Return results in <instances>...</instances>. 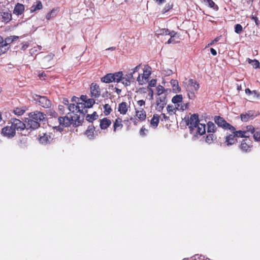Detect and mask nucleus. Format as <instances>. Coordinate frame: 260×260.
Wrapping results in <instances>:
<instances>
[{
    "label": "nucleus",
    "mask_w": 260,
    "mask_h": 260,
    "mask_svg": "<svg viewBox=\"0 0 260 260\" xmlns=\"http://www.w3.org/2000/svg\"><path fill=\"white\" fill-rule=\"evenodd\" d=\"M187 124L191 134H199L201 136L205 133V124L199 123L198 115L197 114L191 115Z\"/></svg>",
    "instance_id": "nucleus-1"
},
{
    "label": "nucleus",
    "mask_w": 260,
    "mask_h": 260,
    "mask_svg": "<svg viewBox=\"0 0 260 260\" xmlns=\"http://www.w3.org/2000/svg\"><path fill=\"white\" fill-rule=\"evenodd\" d=\"M184 84L188 98L190 100H193L196 98V94L199 89V84L193 79L188 80Z\"/></svg>",
    "instance_id": "nucleus-2"
},
{
    "label": "nucleus",
    "mask_w": 260,
    "mask_h": 260,
    "mask_svg": "<svg viewBox=\"0 0 260 260\" xmlns=\"http://www.w3.org/2000/svg\"><path fill=\"white\" fill-rule=\"evenodd\" d=\"M87 109L85 103L83 102L78 103L77 105L71 103L68 107V110L72 113H75L76 115L78 113L84 115L87 112Z\"/></svg>",
    "instance_id": "nucleus-3"
},
{
    "label": "nucleus",
    "mask_w": 260,
    "mask_h": 260,
    "mask_svg": "<svg viewBox=\"0 0 260 260\" xmlns=\"http://www.w3.org/2000/svg\"><path fill=\"white\" fill-rule=\"evenodd\" d=\"M73 121V116H66L64 117H60L57 119V121L59 125L58 126H53V127L58 131L61 132L64 127L70 126Z\"/></svg>",
    "instance_id": "nucleus-4"
},
{
    "label": "nucleus",
    "mask_w": 260,
    "mask_h": 260,
    "mask_svg": "<svg viewBox=\"0 0 260 260\" xmlns=\"http://www.w3.org/2000/svg\"><path fill=\"white\" fill-rule=\"evenodd\" d=\"M151 74V69L149 66H145L143 69V74H139L137 81L140 85H144L146 84Z\"/></svg>",
    "instance_id": "nucleus-5"
},
{
    "label": "nucleus",
    "mask_w": 260,
    "mask_h": 260,
    "mask_svg": "<svg viewBox=\"0 0 260 260\" xmlns=\"http://www.w3.org/2000/svg\"><path fill=\"white\" fill-rule=\"evenodd\" d=\"M34 100L43 108H48L51 106L50 101L46 96L36 95L34 96Z\"/></svg>",
    "instance_id": "nucleus-6"
},
{
    "label": "nucleus",
    "mask_w": 260,
    "mask_h": 260,
    "mask_svg": "<svg viewBox=\"0 0 260 260\" xmlns=\"http://www.w3.org/2000/svg\"><path fill=\"white\" fill-rule=\"evenodd\" d=\"M183 97L181 94H177L174 96L172 99V102L175 104L176 108L178 110H184L187 108V105H181Z\"/></svg>",
    "instance_id": "nucleus-7"
},
{
    "label": "nucleus",
    "mask_w": 260,
    "mask_h": 260,
    "mask_svg": "<svg viewBox=\"0 0 260 260\" xmlns=\"http://www.w3.org/2000/svg\"><path fill=\"white\" fill-rule=\"evenodd\" d=\"M215 122L220 127L224 128L229 129L231 131H235V127L227 123L224 119L219 116H216L214 118Z\"/></svg>",
    "instance_id": "nucleus-8"
},
{
    "label": "nucleus",
    "mask_w": 260,
    "mask_h": 260,
    "mask_svg": "<svg viewBox=\"0 0 260 260\" xmlns=\"http://www.w3.org/2000/svg\"><path fill=\"white\" fill-rule=\"evenodd\" d=\"M167 104V101L166 95H161L158 96L156 100V110L160 112L164 109V107Z\"/></svg>",
    "instance_id": "nucleus-9"
},
{
    "label": "nucleus",
    "mask_w": 260,
    "mask_h": 260,
    "mask_svg": "<svg viewBox=\"0 0 260 260\" xmlns=\"http://www.w3.org/2000/svg\"><path fill=\"white\" fill-rule=\"evenodd\" d=\"M11 123V125L15 131H21L26 127V125L22 121L18 119H12Z\"/></svg>",
    "instance_id": "nucleus-10"
},
{
    "label": "nucleus",
    "mask_w": 260,
    "mask_h": 260,
    "mask_svg": "<svg viewBox=\"0 0 260 260\" xmlns=\"http://www.w3.org/2000/svg\"><path fill=\"white\" fill-rule=\"evenodd\" d=\"M2 134L4 136L10 138L15 136V131L12 125L7 126L2 129Z\"/></svg>",
    "instance_id": "nucleus-11"
},
{
    "label": "nucleus",
    "mask_w": 260,
    "mask_h": 260,
    "mask_svg": "<svg viewBox=\"0 0 260 260\" xmlns=\"http://www.w3.org/2000/svg\"><path fill=\"white\" fill-rule=\"evenodd\" d=\"M29 116L30 118L39 122V123L45 118V115L43 113L38 111L30 113Z\"/></svg>",
    "instance_id": "nucleus-12"
},
{
    "label": "nucleus",
    "mask_w": 260,
    "mask_h": 260,
    "mask_svg": "<svg viewBox=\"0 0 260 260\" xmlns=\"http://www.w3.org/2000/svg\"><path fill=\"white\" fill-rule=\"evenodd\" d=\"M91 95L93 98H99L101 95V91L99 86L96 84L92 83L90 86Z\"/></svg>",
    "instance_id": "nucleus-13"
},
{
    "label": "nucleus",
    "mask_w": 260,
    "mask_h": 260,
    "mask_svg": "<svg viewBox=\"0 0 260 260\" xmlns=\"http://www.w3.org/2000/svg\"><path fill=\"white\" fill-rule=\"evenodd\" d=\"M135 78L132 74L129 73L126 74L124 76H122V79L121 80V83L125 86H127L131 85V81H134Z\"/></svg>",
    "instance_id": "nucleus-14"
},
{
    "label": "nucleus",
    "mask_w": 260,
    "mask_h": 260,
    "mask_svg": "<svg viewBox=\"0 0 260 260\" xmlns=\"http://www.w3.org/2000/svg\"><path fill=\"white\" fill-rule=\"evenodd\" d=\"M240 117L242 121L246 122L250 119H252L254 117V115L253 112L249 111L245 113H242Z\"/></svg>",
    "instance_id": "nucleus-15"
},
{
    "label": "nucleus",
    "mask_w": 260,
    "mask_h": 260,
    "mask_svg": "<svg viewBox=\"0 0 260 260\" xmlns=\"http://www.w3.org/2000/svg\"><path fill=\"white\" fill-rule=\"evenodd\" d=\"M40 126V123L30 118L27 122L26 127L27 128L36 129Z\"/></svg>",
    "instance_id": "nucleus-16"
},
{
    "label": "nucleus",
    "mask_w": 260,
    "mask_h": 260,
    "mask_svg": "<svg viewBox=\"0 0 260 260\" xmlns=\"http://www.w3.org/2000/svg\"><path fill=\"white\" fill-rule=\"evenodd\" d=\"M52 138L49 134H44L39 138L40 142L43 144H46L51 142Z\"/></svg>",
    "instance_id": "nucleus-17"
},
{
    "label": "nucleus",
    "mask_w": 260,
    "mask_h": 260,
    "mask_svg": "<svg viewBox=\"0 0 260 260\" xmlns=\"http://www.w3.org/2000/svg\"><path fill=\"white\" fill-rule=\"evenodd\" d=\"M127 104L126 102H122L118 105V111L121 114L125 115L128 110Z\"/></svg>",
    "instance_id": "nucleus-18"
},
{
    "label": "nucleus",
    "mask_w": 260,
    "mask_h": 260,
    "mask_svg": "<svg viewBox=\"0 0 260 260\" xmlns=\"http://www.w3.org/2000/svg\"><path fill=\"white\" fill-rule=\"evenodd\" d=\"M236 141V136L235 134L233 133L226 137L225 143L228 146H230L235 143Z\"/></svg>",
    "instance_id": "nucleus-19"
},
{
    "label": "nucleus",
    "mask_w": 260,
    "mask_h": 260,
    "mask_svg": "<svg viewBox=\"0 0 260 260\" xmlns=\"http://www.w3.org/2000/svg\"><path fill=\"white\" fill-rule=\"evenodd\" d=\"M24 11V6L23 5L18 3L15 7L13 13L19 15H21Z\"/></svg>",
    "instance_id": "nucleus-20"
},
{
    "label": "nucleus",
    "mask_w": 260,
    "mask_h": 260,
    "mask_svg": "<svg viewBox=\"0 0 260 260\" xmlns=\"http://www.w3.org/2000/svg\"><path fill=\"white\" fill-rule=\"evenodd\" d=\"M159 120V116L155 114L150 120V126L153 128H155L158 126Z\"/></svg>",
    "instance_id": "nucleus-21"
},
{
    "label": "nucleus",
    "mask_w": 260,
    "mask_h": 260,
    "mask_svg": "<svg viewBox=\"0 0 260 260\" xmlns=\"http://www.w3.org/2000/svg\"><path fill=\"white\" fill-rule=\"evenodd\" d=\"M122 120L121 118L118 117L117 118L113 124V131L116 132L117 130L121 129L123 127V124L122 123Z\"/></svg>",
    "instance_id": "nucleus-22"
},
{
    "label": "nucleus",
    "mask_w": 260,
    "mask_h": 260,
    "mask_svg": "<svg viewBox=\"0 0 260 260\" xmlns=\"http://www.w3.org/2000/svg\"><path fill=\"white\" fill-rule=\"evenodd\" d=\"M111 124L110 120L107 118H104L100 120V127L102 129L107 128Z\"/></svg>",
    "instance_id": "nucleus-23"
},
{
    "label": "nucleus",
    "mask_w": 260,
    "mask_h": 260,
    "mask_svg": "<svg viewBox=\"0 0 260 260\" xmlns=\"http://www.w3.org/2000/svg\"><path fill=\"white\" fill-rule=\"evenodd\" d=\"M112 75L113 82L119 83L121 81L122 76L123 75L122 72L119 71L114 74H112Z\"/></svg>",
    "instance_id": "nucleus-24"
},
{
    "label": "nucleus",
    "mask_w": 260,
    "mask_h": 260,
    "mask_svg": "<svg viewBox=\"0 0 260 260\" xmlns=\"http://www.w3.org/2000/svg\"><path fill=\"white\" fill-rule=\"evenodd\" d=\"M136 116L140 120L145 119L146 115L143 108H140V110H136Z\"/></svg>",
    "instance_id": "nucleus-25"
},
{
    "label": "nucleus",
    "mask_w": 260,
    "mask_h": 260,
    "mask_svg": "<svg viewBox=\"0 0 260 260\" xmlns=\"http://www.w3.org/2000/svg\"><path fill=\"white\" fill-rule=\"evenodd\" d=\"M18 39V37L16 36H10L6 38L5 40H4V45L5 44L7 46V50L9 48L10 44L12 43L13 41L17 40Z\"/></svg>",
    "instance_id": "nucleus-26"
},
{
    "label": "nucleus",
    "mask_w": 260,
    "mask_h": 260,
    "mask_svg": "<svg viewBox=\"0 0 260 260\" xmlns=\"http://www.w3.org/2000/svg\"><path fill=\"white\" fill-rule=\"evenodd\" d=\"M170 83L172 86V90L174 92L177 93L180 91L181 88L179 86L178 82L176 80H171Z\"/></svg>",
    "instance_id": "nucleus-27"
},
{
    "label": "nucleus",
    "mask_w": 260,
    "mask_h": 260,
    "mask_svg": "<svg viewBox=\"0 0 260 260\" xmlns=\"http://www.w3.org/2000/svg\"><path fill=\"white\" fill-rule=\"evenodd\" d=\"M201 1L215 10L217 11L218 9V6L212 0H201Z\"/></svg>",
    "instance_id": "nucleus-28"
},
{
    "label": "nucleus",
    "mask_w": 260,
    "mask_h": 260,
    "mask_svg": "<svg viewBox=\"0 0 260 260\" xmlns=\"http://www.w3.org/2000/svg\"><path fill=\"white\" fill-rule=\"evenodd\" d=\"M94 128L93 126H89L85 132V135L89 139H93L94 138Z\"/></svg>",
    "instance_id": "nucleus-29"
},
{
    "label": "nucleus",
    "mask_w": 260,
    "mask_h": 260,
    "mask_svg": "<svg viewBox=\"0 0 260 260\" xmlns=\"http://www.w3.org/2000/svg\"><path fill=\"white\" fill-rule=\"evenodd\" d=\"M101 81L106 83L113 82V77L111 73L107 74L101 79Z\"/></svg>",
    "instance_id": "nucleus-30"
},
{
    "label": "nucleus",
    "mask_w": 260,
    "mask_h": 260,
    "mask_svg": "<svg viewBox=\"0 0 260 260\" xmlns=\"http://www.w3.org/2000/svg\"><path fill=\"white\" fill-rule=\"evenodd\" d=\"M42 8V3L40 1H37L36 4H34L30 8V12L33 13L37 10H39Z\"/></svg>",
    "instance_id": "nucleus-31"
},
{
    "label": "nucleus",
    "mask_w": 260,
    "mask_h": 260,
    "mask_svg": "<svg viewBox=\"0 0 260 260\" xmlns=\"http://www.w3.org/2000/svg\"><path fill=\"white\" fill-rule=\"evenodd\" d=\"M233 134H235L236 137H239V138H247L246 135V132L244 131L243 129L242 130L236 131V129H235V131H231Z\"/></svg>",
    "instance_id": "nucleus-32"
},
{
    "label": "nucleus",
    "mask_w": 260,
    "mask_h": 260,
    "mask_svg": "<svg viewBox=\"0 0 260 260\" xmlns=\"http://www.w3.org/2000/svg\"><path fill=\"white\" fill-rule=\"evenodd\" d=\"M2 20L8 22L11 19L12 15L9 12H3L2 13Z\"/></svg>",
    "instance_id": "nucleus-33"
},
{
    "label": "nucleus",
    "mask_w": 260,
    "mask_h": 260,
    "mask_svg": "<svg viewBox=\"0 0 260 260\" xmlns=\"http://www.w3.org/2000/svg\"><path fill=\"white\" fill-rule=\"evenodd\" d=\"M243 129L244 131L246 132V135L247 138H248L250 136V134L254 133V128L251 125H248L245 127L243 128Z\"/></svg>",
    "instance_id": "nucleus-34"
},
{
    "label": "nucleus",
    "mask_w": 260,
    "mask_h": 260,
    "mask_svg": "<svg viewBox=\"0 0 260 260\" xmlns=\"http://www.w3.org/2000/svg\"><path fill=\"white\" fill-rule=\"evenodd\" d=\"M7 50V46L4 45L3 38L0 36V55L6 52Z\"/></svg>",
    "instance_id": "nucleus-35"
},
{
    "label": "nucleus",
    "mask_w": 260,
    "mask_h": 260,
    "mask_svg": "<svg viewBox=\"0 0 260 260\" xmlns=\"http://www.w3.org/2000/svg\"><path fill=\"white\" fill-rule=\"evenodd\" d=\"M26 110L25 107L22 108H16L14 109V113L17 116H21L24 114Z\"/></svg>",
    "instance_id": "nucleus-36"
},
{
    "label": "nucleus",
    "mask_w": 260,
    "mask_h": 260,
    "mask_svg": "<svg viewBox=\"0 0 260 260\" xmlns=\"http://www.w3.org/2000/svg\"><path fill=\"white\" fill-rule=\"evenodd\" d=\"M240 148L243 151L247 152L249 150L250 147L245 142V140H244L242 141Z\"/></svg>",
    "instance_id": "nucleus-37"
},
{
    "label": "nucleus",
    "mask_w": 260,
    "mask_h": 260,
    "mask_svg": "<svg viewBox=\"0 0 260 260\" xmlns=\"http://www.w3.org/2000/svg\"><path fill=\"white\" fill-rule=\"evenodd\" d=\"M98 117V115L96 114V113L95 112H94L91 115H89V114L87 115V116L86 117V119L87 121H88L89 122H92L93 120L97 119Z\"/></svg>",
    "instance_id": "nucleus-38"
},
{
    "label": "nucleus",
    "mask_w": 260,
    "mask_h": 260,
    "mask_svg": "<svg viewBox=\"0 0 260 260\" xmlns=\"http://www.w3.org/2000/svg\"><path fill=\"white\" fill-rule=\"evenodd\" d=\"M166 91L164 87L161 85H158L156 87V92L158 96L164 95L163 93Z\"/></svg>",
    "instance_id": "nucleus-39"
},
{
    "label": "nucleus",
    "mask_w": 260,
    "mask_h": 260,
    "mask_svg": "<svg viewBox=\"0 0 260 260\" xmlns=\"http://www.w3.org/2000/svg\"><path fill=\"white\" fill-rule=\"evenodd\" d=\"M207 132L208 133H213L215 132V125L213 122H209L207 123Z\"/></svg>",
    "instance_id": "nucleus-40"
},
{
    "label": "nucleus",
    "mask_w": 260,
    "mask_h": 260,
    "mask_svg": "<svg viewBox=\"0 0 260 260\" xmlns=\"http://www.w3.org/2000/svg\"><path fill=\"white\" fill-rule=\"evenodd\" d=\"M215 139L216 137L213 134H210L207 136L205 141L206 143L211 144Z\"/></svg>",
    "instance_id": "nucleus-41"
},
{
    "label": "nucleus",
    "mask_w": 260,
    "mask_h": 260,
    "mask_svg": "<svg viewBox=\"0 0 260 260\" xmlns=\"http://www.w3.org/2000/svg\"><path fill=\"white\" fill-rule=\"evenodd\" d=\"M111 111H112V109L111 108V106L109 104H106L104 105V112L106 115H109L111 112Z\"/></svg>",
    "instance_id": "nucleus-42"
},
{
    "label": "nucleus",
    "mask_w": 260,
    "mask_h": 260,
    "mask_svg": "<svg viewBox=\"0 0 260 260\" xmlns=\"http://www.w3.org/2000/svg\"><path fill=\"white\" fill-rule=\"evenodd\" d=\"M56 15V11L55 9L52 10L50 12L47 13L46 18L47 20H50L51 18L54 17Z\"/></svg>",
    "instance_id": "nucleus-43"
},
{
    "label": "nucleus",
    "mask_w": 260,
    "mask_h": 260,
    "mask_svg": "<svg viewBox=\"0 0 260 260\" xmlns=\"http://www.w3.org/2000/svg\"><path fill=\"white\" fill-rule=\"evenodd\" d=\"M84 103L87 108H90L94 104L95 101L93 99H88Z\"/></svg>",
    "instance_id": "nucleus-44"
},
{
    "label": "nucleus",
    "mask_w": 260,
    "mask_h": 260,
    "mask_svg": "<svg viewBox=\"0 0 260 260\" xmlns=\"http://www.w3.org/2000/svg\"><path fill=\"white\" fill-rule=\"evenodd\" d=\"M243 30L242 25L240 24H237L235 26V32L238 34H240Z\"/></svg>",
    "instance_id": "nucleus-45"
},
{
    "label": "nucleus",
    "mask_w": 260,
    "mask_h": 260,
    "mask_svg": "<svg viewBox=\"0 0 260 260\" xmlns=\"http://www.w3.org/2000/svg\"><path fill=\"white\" fill-rule=\"evenodd\" d=\"M173 74V71L169 69H164L162 70V74L164 76H170Z\"/></svg>",
    "instance_id": "nucleus-46"
},
{
    "label": "nucleus",
    "mask_w": 260,
    "mask_h": 260,
    "mask_svg": "<svg viewBox=\"0 0 260 260\" xmlns=\"http://www.w3.org/2000/svg\"><path fill=\"white\" fill-rule=\"evenodd\" d=\"M253 137L255 141L260 142V131L254 133Z\"/></svg>",
    "instance_id": "nucleus-47"
},
{
    "label": "nucleus",
    "mask_w": 260,
    "mask_h": 260,
    "mask_svg": "<svg viewBox=\"0 0 260 260\" xmlns=\"http://www.w3.org/2000/svg\"><path fill=\"white\" fill-rule=\"evenodd\" d=\"M47 114L48 116H50L54 118H55L57 115V113L53 109H49Z\"/></svg>",
    "instance_id": "nucleus-48"
},
{
    "label": "nucleus",
    "mask_w": 260,
    "mask_h": 260,
    "mask_svg": "<svg viewBox=\"0 0 260 260\" xmlns=\"http://www.w3.org/2000/svg\"><path fill=\"white\" fill-rule=\"evenodd\" d=\"M179 37L175 38V37H170L169 40L168 41V44H175L179 42L178 41Z\"/></svg>",
    "instance_id": "nucleus-49"
},
{
    "label": "nucleus",
    "mask_w": 260,
    "mask_h": 260,
    "mask_svg": "<svg viewBox=\"0 0 260 260\" xmlns=\"http://www.w3.org/2000/svg\"><path fill=\"white\" fill-rule=\"evenodd\" d=\"M172 5H171L170 4H166L162 11V13H166V12L169 11L170 9L172 8Z\"/></svg>",
    "instance_id": "nucleus-50"
},
{
    "label": "nucleus",
    "mask_w": 260,
    "mask_h": 260,
    "mask_svg": "<svg viewBox=\"0 0 260 260\" xmlns=\"http://www.w3.org/2000/svg\"><path fill=\"white\" fill-rule=\"evenodd\" d=\"M140 66H141L140 65H138V66H136L135 68H134V69H132L131 71H129V73L132 74V75L133 76L135 73L139 72V71L140 69Z\"/></svg>",
    "instance_id": "nucleus-51"
},
{
    "label": "nucleus",
    "mask_w": 260,
    "mask_h": 260,
    "mask_svg": "<svg viewBox=\"0 0 260 260\" xmlns=\"http://www.w3.org/2000/svg\"><path fill=\"white\" fill-rule=\"evenodd\" d=\"M167 111L169 113H171V112H175L176 111V109H177L176 108V107L175 108L174 107V106L172 105H168L167 106Z\"/></svg>",
    "instance_id": "nucleus-52"
},
{
    "label": "nucleus",
    "mask_w": 260,
    "mask_h": 260,
    "mask_svg": "<svg viewBox=\"0 0 260 260\" xmlns=\"http://www.w3.org/2000/svg\"><path fill=\"white\" fill-rule=\"evenodd\" d=\"M147 132V129H146L143 126L140 129V134L141 136H145L146 135Z\"/></svg>",
    "instance_id": "nucleus-53"
},
{
    "label": "nucleus",
    "mask_w": 260,
    "mask_h": 260,
    "mask_svg": "<svg viewBox=\"0 0 260 260\" xmlns=\"http://www.w3.org/2000/svg\"><path fill=\"white\" fill-rule=\"evenodd\" d=\"M156 85V80L155 79H152L148 83V87H154Z\"/></svg>",
    "instance_id": "nucleus-54"
},
{
    "label": "nucleus",
    "mask_w": 260,
    "mask_h": 260,
    "mask_svg": "<svg viewBox=\"0 0 260 260\" xmlns=\"http://www.w3.org/2000/svg\"><path fill=\"white\" fill-rule=\"evenodd\" d=\"M252 66L253 68L256 69L259 67V62L258 60L256 59H254L253 62L252 63Z\"/></svg>",
    "instance_id": "nucleus-55"
},
{
    "label": "nucleus",
    "mask_w": 260,
    "mask_h": 260,
    "mask_svg": "<svg viewBox=\"0 0 260 260\" xmlns=\"http://www.w3.org/2000/svg\"><path fill=\"white\" fill-rule=\"evenodd\" d=\"M79 101V98L75 96H73L71 99L72 103H74L75 105H77V103L80 102Z\"/></svg>",
    "instance_id": "nucleus-56"
},
{
    "label": "nucleus",
    "mask_w": 260,
    "mask_h": 260,
    "mask_svg": "<svg viewBox=\"0 0 260 260\" xmlns=\"http://www.w3.org/2000/svg\"><path fill=\"white\" fill-rule=\"evenodd\" d=\"M169 33V30L168 29H162L160 30V35H168Z\"/></svg>",
    "instance_id": "nucleus-57"
},
{
    "label": "nucleus",
    "mask_w": 260,
    "mask_h": 260,
    "mask_svg": "<svg viewBox=\"0 0 260 260\" xmlns=\"http://www.w3.org/2000/svg\"><path fill=\"white\" fill-rule=\"evenodd\" d=\"M252 94H253V98L260 99V93H258L256 90H253Z\"/></svg>",
    "instance_id": "nucleus-58"
},
{
    "label": "nucleus",
    "mask_w": 260,
    "mask_h": 260,
    "mask_svg": "<svg viewBox=\"0 0 260 260\" xmlns=\"http://www.w3.org/2000/svg\"><path fill=\"white\" fill-rule=\"evenodd\" d=\"M170 37L172 38V37H175V38H177L178 37V36H177V33L174 31H170L169 30V35Z\"/></svg>",
    "instance_id": "nucleus-59"
},
{
    "label": "nucleus",
    "mask_w": 260,
    "mask_h": 260,
    "mask_svg": "<svg viewBox=\"0 0 260 260\" xmlns=\"http://www.w3.org/2000/svg\"><path fill=\"white\" fill-rule=\"evenodd\" d=\"M149 93L148 95L150 96L151 99L153 98V91L152 88L148 87Z\"/></svg>",
    "instance_id": "nucleus-60"
},
{
    "label": "nucleus",
    "mask_w": 260,
    "mask_h": 260,
    "mask_svg": "<svg viewBox=\"0 0 260 260\" xmlns=\"http://www.w3.org/2000/svg\"><path fill=\"white\" fill-rule=\"evenodd\" d=\"M137 104L139 106L142 107L145 105V102L144 100H141L137 101Z\"/></svg>",
    "instance_id": "nucleus-61"
},
{
    "label": "nucleus",
    "mask_w": 260,
    "mask_h": 260,
    "mask_svg": "<svg viewBox=\"0 0 260 260\" xmlns=\"http://www.w3.org/2000/svg\"><path fill=\"white\" fill-rule=\"evenodd\" d=\"M62 103L64 105H66L67 106V108H68V107L70 105V104H69V101L67 99H66V98L63 99V101H62Z\"/></svg>",
    "instance_id": "nucleus-62"
},
{
    "label": "nucleus",
    "mask_w": 260,
    "mask_h": 260,
    "mask_svg": "<svg viewBox=\"0 0 260 260\" xmlns=\"http://www.w3.org/2000/svg\"><path fill=\"white\" fill-rule=\"evenodd\" d=\"M58 110L60 111L61 114H63L64 111V107L62 105H59Z\"/></svg>",
    "instance_id": "nucleus-63"
},
{
    "label": "nucleus",
    "mask_w": 260,
    "mask_h": 260,
    "mask_svg": "<svg viewBox=\"0 0 260 260\" xmlns=\"http://www.w3.org/2000/svg\"><path fill=\"white\" fill-rule=\"evenodd\" d=\"M87 97L86 95H82L81 96L80 100L82 101L83 103H86V101L87 100Z\"/></svg>",
    "instance_id": "nucleus-64"
}]
</instances>
